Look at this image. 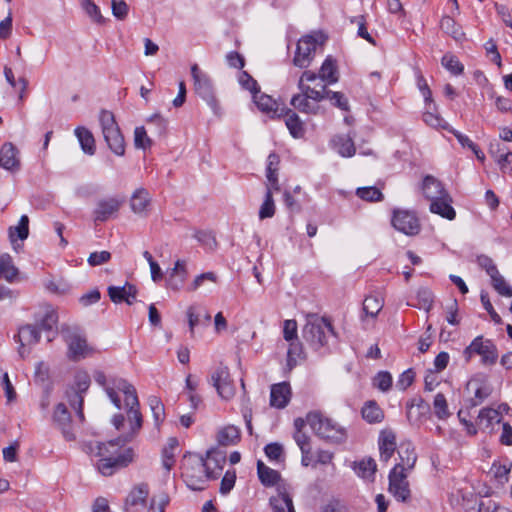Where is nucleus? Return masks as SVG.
Listing matches in <instances>:
<instances>
[{"instance_id": "obj_33", "label": "nucleus", "mask_w": 512, "mask_h": 512, "mask_svg": "<svg viewBox=\"0 0 512 512\" xmlns=\"http://www.w3.org/2000/svg\"><path fill=\"white\" fill-rule=\"evenodd\" d=\"M398 454L400 457V462L397 463L395 466H400L403 472H406L407 470H410L414 467L417 460V456L414 452V448L411 446L410 443L402 444L400 446Z\"/></svg>"}, {"instance_id": "obj_38", "label": "nucleus", "mask_w": 512, "mask_h": 512, "mask_svg": "<svg viewBox=\"0 0 512 512\" xmlns=\"http://www.w3.org/2000/svg\"><path fill=\"white\" fill-rule=\"evenodd\" d=\"M278 166H279V157L278 155L271 153L268 156V163L266 169V177L269 182V187L273 188L275 191H279V183H278Z\"/></svg>"}, {"instance_id": "obj_27", "label": "nucleus", "mask_w": 512, "mask_h": 512, "mask_svg": "<svg viewBox=\"0 0 512 512\" xmlns=\"http://www.w3.org/2000/svg\"><path fill=\"white\" fill-rule=\"evenodd\" d=\"M501 411L493 408H483L478 415V426L483 430L492 431L494 425L501 422Z\"/></svg>"}, {"instance_id": "obj_14", "label": "nucleus", "mask_w": 512, "mask_h": 512, "mask_svg": "<svg viewBox=\"0 0 512 512\" xmlns=\"http://www.w3.org/2000/svg\"><path fill=\"white\" fill-rule=\"evenodd\" d=\"M15 342L19 343L18 353L21 358H25L29 354L26 346H31L39 342L40 331L37 326L27 324L19 328L18 333L14 336Z\"/></svg>"}, {"instance_id": "obj_54", "label": "nucleus", "mask_w": 512, "mask_h": 512, "mask_svg": "<svg viewBox=\"0 0 512 512\" xmlns=\"http://www.w3.org/2000/svg\"><path fill=\"white\" fill-rule=\"evenodd\" d=\"M81 6L94 22L98 24H103L105 22L99 7L92 0H81Z\"/></svg>"}, {"instance_id": "obj_10", "label": "nucleus", "mask_w": 512, "mask_h": 512, "mask_svg": "<svg viewBox=\"0 0 512 512\" xmlns=\"http://www.w3.org/2000/svg\"><path fill=\"white\" fill-rule=\"evenodd\" d=\"M389 492L399 502H408L411 498L407 472H403L400 466H394L389 473Z\"/></svg>"}, {"instance_id": "obj_57", "label": "nucleus", "mask_w": 512, "mask_h": 512, "mask_svg": "<svg viewBox=\"0 0 512 512\" xmlns=\"http://www.w3.org/2000/svg\"><path fill=\"white\" fill-rule=\"evenodd\" d=\"M441 63L453 75H460L464 70L458 58L452 54H445L442 57Z\"/></svg>"}, {"instance_id": "obj_15", "label": "nucleus", "mask_w": 512, "mask_h": 512, "mask_svg": "<svg viewBox=\"0 0 512 512\" xmlns=\"http://www.w3.org/2000/svg\"><path fill=\"white\" fill-rule=\"evenodd\" d=\"M121 205L122 201L116 197L100 199L93 211L94 222H105L112 218L118 213Z\"/></svg>"}, {"instance_id": "obj_42", "label": "nucleus", "mask_w": 512, "mask_h": 512, "mask_svg": "<svg viewBox=\"0 0 512 512\" xmlns=\"http://www.w3.org/2000/svg\"><path fill=\"white\" fill-rule=\"evenodd\" d=\"M441 29L453 37L455 40L460 41L464 38V32L460 25L450 16H443L440 22Z\"/></svg>"}, {"instance_id": "obj_19", "label": "nucleus", "mask_w": 512, "mask_h": 512, "mask_svg": "<svg viewBox=\"0 0 512 512\" xmlns=\"http://www.w3.org/2000/svg\"><path fill=\"white\" fill-rule=\"evenodd\" d=\"M291 398V387L288 382L273 384L270 391V405L282 409L287 406Z\"/></svg>"}, {"instance_id": "obj_43", "label": "nucleus", "mask_w": 512, "mask_h": 512, "mask_svg": "<svg viewBox=\"0 0 512 512\" xmlns=\"http://www.w3.org/2000/svg\"><path fill=\"white\" fill-rule=\"evenodd\" d=\"M66 397L71 407L75 409L78 421L83 423L85 420L83 412L84 395L69 388L66 391Z\"/></svg>"}, {"instance_id": "obj_32", "label": "nucleus", "mask_w": 512, "mask_h": 512, "mask_svg": "<svg viewBox=\"0 0 512 512\" xmlns=\"http://www.w3.org/2000/svg\"><path fill=\"white\" fill-rule=\"evenodd\" d=\"M290 104L297 110L306 114H316L318 112V105L312 103L304 92H299L291 98Z\"/></svg>"}, {"instance_id": "obj_1", "label": "nucleus", "mask_w": 512, "mask_h": 512, "mask_svg": "<svg viewBox=\"0 0 512 512\" xmlns=\"http://www.w3.org/2000/svg\"><path fill=\"white\" fill-rule=\"evenodd\" d=\"M114 387H117L124 395L127 420L123 414H115L112 418L113 426L118 431H122V434L117 440L96 442L89 447L91 454L97 458L96 466L103 476H111L118 469L128 466L133 461V449L126 448L122 450L119 448V444L132 441L143 424L139 400L134 386L126 380H118L114 383Z\"/></svg>"}, {"instance_id": "obj_52", "label": "nucleus", "mask_w": 512, "mask_h": 512, "mask_svg": "<svg viewBox=\"0 0 512 512\" xmlns=\"http://www.w3.org/2000/svg\"><path fill=\"white\" fill-rule=\"evenodd\" d=\"M297 87L299 91L304 92L307 96H309V99L312 100L316 105L318 102L327 98V91L325 90V86H323L322 90H316L305 83L298 82Z\"/></svg>"}, {"instance_id": "obj_47", "label": "nucleus", "mask_w": 512, "mask_h": 512, "mask_svg": "<svg viewBox=\"0 0 512 512\" xmlns=\"http://www.w3.org/2000/svg\"><path fill=\"white\" fill-rule=\"evenodd\" d=\"M148 404L153 414L155 426L158 428L165 418L164 405L156 396H150L148 398Z\"/></svg>"}, {"instance_id": "obj_36", "label": "nucleus", "mask_w": 512, "mask_h": 512, "mask_svg": "<svg viewBox=\"0 0 512 512\" xmlns=\"http://www.w3.org/2000/svg\"><path fill=\"white\" fill-rule=\"evenodd\" d=\"M334 148L343 157H351L355 154V145L350 135H338L332 140Z\"/></svg>"}, {"instance_id": "obj_13", "label": "nucleus", "mask_w": 512, "mask_h": 512, "mask_svg": "<svg viewBox=\"0 0 512 512\" xmlns=\"http://www.w3.org/2000/svg\"><path fill=\"white\" fill-rule=\"evenodd\" d=\"M392 225L398 231L410 236L416 235L420 231L418 218L414 213L407 210L394 211Z\"/></svg>"}, {"instance_id": "obj_51", "label": "nucleus", "mask_w": 512, "mask_h": 512, "mask_svg": "<svg viewBox=\"0 0 512 512\" xmlns=\"http://www.w3.org/2000/svg\"><path fill=\"white\" fill-rule=\"evenodd\" d=\"M134 145L137 149H149L152 146V140L148 136L144 126H139L134 129Z\"/></svg>"}, {"instance_id": "obj_6", "label": "nucleus", "mask_w": 512, "mask_h": 512, "mask_svg": "<svg viewBox=\"0 0 512 512\" xmlns=\"http://www.w3.org/2000/svg\"><path fill=\"white\" fill-rule=\"evenodd\" d=\"M465 362H470L474 356L480 357V363L483 366H493L498 361V349L496 344L482 335L475 337L471 343L463 350Z\"/></svg>"}, {"instance_id": "obj_44", "label": "nucleus", "mask_w": 512, "mask_h": 512, "mask_svg": "<svg viewBox=\"0 0 512 512\" xmlns=\"http://www.w3.org/2000/svg\"><path fill=\"white\" fill-rule=\"evenodd\" d=\"M362 417L369 423H379L383 420L384 414L374 401H369L362 408Z\"/></svg>"}, {"instance_id": "obj_9", "label": "nucleus", "mask_w": 512, "mask_h": 512, "mask_svg": "<svg viewBox=\"0 0 512 512\" xmlns=\"http://www.w3.org/2000/svg\"><path fill=\"white\" fill-rule=\"evenodd\" d=\"M323 41L321 34H309L300 38L297 42L293 64L299 68H307L313 61L317 47Z\"/></svg>"}, {"instance_id": "obj_53", "label": "nucleus", "mask_w": 512, "mask_h": 512, "mask_svg": "<svg viewBox=\"0 0 512 512\" xmlns=\"http://www.w3.org/2000/svg\"><path fill=\"white\" fill-rule=\"evenodd\" d=\"M288 342L290 344H289V348L287 351V366L291 370L292 368H294L297 365V359L302 354V345L298 341V339L293 340V341H288Z\"/></svg>"}, {"instance_id": "obj_18", "label": "nucleus", "mask_w": 512, "mask_h": 512, "mask_svg": "<svg viewBox=\"0 0 512 512\" xmlns=\"http://www.w3.org/2000/svg\"><path fill=\"white\" fill-rule=\"evenodd\" d=\"M0 167L11 172L20 169L19 151L11 142L4 143L0 149Z\"/></svg>"}, {"instance_id": "obj_3", "label": "nucleus", "mask_w": 512, "mask_h": 512, "mask_svg": "<svg viewBox=\"0 0 512 512\" xmlns=\"http://www.w3.org/2000/svg\"><path fill=\"white\" fill-rule=\"evenodd\" d=\"M335 332L331 321L317 314H308L302 328L303 339L315 350L325 347Z\"/></svg>"}, {"instance_id": "obj_55", "label": "nucleus", "mask_w": 512, "mask_h": 512, "mask_svg": "<svg viewBox=\"0 0 512 512\" xmlns=\"http://www.w3.org/2000/svg\"><path fill=\"white\" fill-rule=\"evenodd\" d=\"M238 82L243 89L248 90L252 96L259 93L260 87L257 81L246 71H242L238 75Z\"/></svg>"}, {"instance_id": "obj_24", "label": "nucleus", "mask_w": 512, "mask_h": 512, "mask_svg": "<svg viewBox=\"0 0 512 512\" xmlns=\"http://www.w3.org/2000/svg\"><path fill=\"white\" fill-rule=\"evenodd\" d=\"M452 199L449 194L432 200L430 203V211L434 214H438L448 220H453L456 217V212L451 205Z\"/></svg>"}, {"instance_id": "obj_50", "label": "nucleus", "mask_w": 512, "mask_h": 512, "mask_svg": "<svg viewBox=\"0 0 512 512\" xmlns=\"http://www.w3.org/2000/svg\"><path fill=\"white\" fill-rule=\"evenodd\" d=\"M356 195L362 200L377 202L383 199L382 192L374 186L360 187L356 190Z\"/></svg>"}, {"instance_id": "obj_59", "label": "nucleus", "mask_w": 512, "mask_h": 512, "mask_svg": "<svg viewBox=\"0 0 512 512\" xmlns=\"http://www.w3.org/2000/svg\"><path fill=\"white\" fill-rule=\"evenodd\" d=\"M373 385L374 387L378 388L379 390L383 392H387L390 390L392 386V376L387 371H380L377 373V375L373 378Z\"/></svg>"}, {"instance_id": "obj_23", "label": "nucleus", "mask_w": 512, "mask_h": 512, "mask_svg": "<svg viewBox=\"0 0 512 512\" xmlns=\"http://www.w3.org/2000/svg\"><path fill=\"white\" fill-rule=\"evenodd\" d=\"M254 103L259 110L264 113L270 114L271 117H282L285 108H279L276 101L269 95L258 93L253 95Z\"/></svg>"}, {"instance_id": "obj_37", "label": "nucleus", "mask_w": 512, "mask_h": 512, "mask_svg": "<svg viewBox=\"0 0 512 512\" xmlns=\"http://www.w3.org/2000/svg\"><path fill=\"white\" fill-rule=\"evenodd\" d=\"M270 505L273 512H295L292 498L286 492H279L276 496L272 497Z\"/></svg>"}, {"instance_id": "obj_58", "label": "nucleus", "mask_w": 512, "mask_h": 512, "mask_svg": "<svg viewBox=\"0 0 512 512\" xmlns=\"http://www.w3.org/2000/svg\"><path fill=\"white\" fill-rule=\"evenodd\" d=\"M58 322V316L55 310L49 309L46 311L44 317L42 318L40 324H39V331H47V332H54V329L56 328Z\"/></svg>"}, {"instance_id": "obj_12", "label": "nucleus", "mask_w": 512, "mask_h": 512, "mask_svg": "<svg viewBox=\"0 0 512 512\" xmlns=\"http://www.w3.org/2000/svg\"><path fill=\"white\" fill-rule=\"evenodd\" d=\"M65 341L68 345V357L73 361H78L94 352L93 348L87 344L85 337L76 331H68Z\"/></svg>"}, {"instance_id": "obj_48", "label": "nucleus", "mask_w": 512, "mask_h": 512, "mask_svg": "<svg viewBox=\"0 0 512 512\" xmlns=\"http://www.w3.org/2000/svg\"><path fill=\"white\" fill-rule=\"evenodd\" d=\"M383 308V299L378 296H367L363 302V311L366 315L376 317Z\"/></svg>"}, {"instance_id": "obj_62", "label": "nucleus", "mask_w": 512, "mask_h": 512, "mask_svg": "<svg viewBox=\"0 0 512 512\" xmlns=\"http://www.w3.org/2000/svg\"><path fill=\"white\" fill-rule=\"evenodd\" d=\"M511 465L494 463L491 467V473L498 480L499 483L503 484L508 481V474L510 472Z\"/></svg>"}, {"instance_id": "obj_26", "label": "nucleus", "mask_w": 512, "mask_h": 512, "mask_svg": "<svg viewBox=\"0 0 512 512\" xmlns=\"http://www.w3.org/2000/svg\"><path fill=\"white\" fill-rule=\"evenodd\" d=\"M489 152L504 173H512V152L502 149L499 142L491 143Z\"/></svg>"}, {"instance_id": "obj_5", "label": "nucleus", "mask_w": 512, "mask_h": 512, "mask_svg": "<svg viewBox=\"0 0 512 512\" xmlns=\"http://www.w3.org/2000/svg\"><path fill=\"white\" fill-rule=\"evenodd\" d=\"M99 122L104 140L109 149L117 156L125 154V140L115 120L114 114L108 110H101Z\"/></svg>"}, {"instance_id": "obj_61", "label": "nucleus", "mask_w": 512, "mask_h": 512, "mask_svg": "<svg viewBox=\"0 0 512 512\" xmlns=\"http://www.w3.org/2000/svg\"><path fill=\"white\" fill-rule=\"evenodd\" d=\"M90 386V377L87 373H78L70 389L84 395Z\"/></svg>"}, {"instance_id": "obj_34", "label": "nucleus", "mask_w": 512, "mask_h": 512, "mask_svg": "<svg viewBox=\"0 0 512 512\" xmlns=\"http://www.w3.org/2000/svg\"><path fill=\"white\" fill-rule=\"evenodd\" d=\"M240 429L234 425H227L219 430L217 440L220 445H235L240 441Z\"/></svg>"}, {"instance_id": "obj_16", "label": "nucleus", "mask_w": 512, "mask_h": 512, "mask_svg": "<svg viewBox=\"0 0 512 512\" xmlns=\"http://www.w3.org/2000/svg\"><path fill=\"white\" fill-rule=\"evenodd\" d=\"M149 495L147 484L141 483L134 486L125 499V509L131 512H138L146 505Z\"/></svg>"}, {"instance_id": "obj_17", "label": "nucleus", "mask_w": 512, "mask_h": 512, "mask_svg": "<svg viewBox=\"0 0 512 512\" xmlns=\"http://www.w3.org/2000/svg\"><path fill=\"white\" fill-rule=\"evenodd\" d=\"M110 300L115 304L122 302L132 305L136 300L138 290L135 285L126 282L123 286H109L107 289Z\"/></svg>"}, {"instance_id": "obj_40", "label": "nucleus", "mask_w": 512, "mask_h": 512, "mask_svg": "<svg viewBox=\"0 0 512 512\" xmlns=\"http://www.w3.org/2000/svg\"><path fill=\"white\" fill-rule=\"evenodd\" d=\"M319 78L327 84H333L338 81L336 64L331 57H327L323 62L319 71Z\"/></svg>"}, {"instance_id": "obj_28", "label": "nucleus", "mask_w": 512, "mask_h": 512, "mask_svg": "<svg viewBox=\"0 0 512 512\" xmlns=\"http://www.w3.org/2000/svg\"><path fill=\"white\" fill-rule=\"evenodd\" d=\"M82 151L87 155H94L96 152L95 138L92 132L84 126H78L74 130Z\"/></svg>"}, {"instance_id": "obj_31", "label": "nucleus", "mask_w": 512, "mask_h": 512, "mask_svg": "<svg viewBox=\"0 0 512 512\" xmlns=\"http://www.w3.org/2000/svg\"><path fill=\"white\" fill-rule=\"evenodd\" d=\"M353 469L359 477L368 481H373L377 465L373 458L367 457L354 462Z\"/></svg>"}, {"instance_id": "obj_7", "label": "nucleus", "mask_w": 512, "mask_h": 512, "mask_svg": "<svg viewBox=\"0 0 512 512\" xmlns=\"http://www.w3.org/2000/svg\"><path fill=\"white\" fill-rule=\"evenodd\" d=\"M81 423L72 419V416L64 403H58L52 413V425L60 431L61 435L68 442H74L77 439L78 426Z\"/></svg>"}, {"instance_id": "obj_46", "label": "nucleus", "mask_w": 512, "mask_h": 512, "mask_svg": "<svg viewBox=\"0 0 512 512\" xmlns=\"http://www.w3.org/2000/svg\"><path fill=\"white\" fill-rule=\"evenodd\" d=\"M429 411V405L422 399H418L417 403L412 402L407 406V418L410 422H418L422 414Z\"/></svg>"}, {"instance_id": "obj_22", "label": "nucleus", "mask_w": 512, "mask_h": 512, "mask_svg": "<svg viewBox=\"0 0 512 512\" xmlns=\"http://www.w3.org/2000/svg\"><path fill=\"white\" fill-rule=\"evenodd\" d=\"M150 202L151 197L148 191L144 188H138L130 198V207L135 214L146 216Z\"/></svg>"}, {"instance_id": "obj_8", "label": "nucleus", "mask_w": 512, "mask_h": 512, "mask_svg": "<svg viewBox=\"0 0 512 512\" xmlns=\"http://www.w3.org/2000/svg\"><path fill=\"white\" fill-rule=\"evenodd\" d=\"M191 75L196 94L207 103L214 114L220 115L221 108L217 98L215 97L210 78L199 69L197 64L192 65Z\"/></svg>"}, {"instance_id": "obj_41", "label": "nucleus", "mask_w": 512, "mask_h": 512, "mask_svg": "<svg viewBox=\"0 0 512 512\" xmlns=\"http://www.w3.org/2000/svg\"><path fill=\"white\" fill-rule=\"evenodd\" d=\"M9 238L12 243L17 239L25 240L29 235V218L22 215L17 226H11L8 230Z\"/></svg>"}, {"instance_id": "obj_35", "label": "nucleus", "mask_w": 512, "mask_h": 512, "mask_svg": "<svg viewBox=\"0 0 512 512\" xmlns=\"http://www.w3.org/2000/svg\"><path fill=\"white\" fill-rule=\"evenodd\" d=\"M18 268L13 264L12 257L9 254L0 256V278L12 283L18 276Z\"/></svg>"}, {"instance_id": "obj_56", "label": "nucleus", "mask_w": 512, "mask_h": 512, "mask_svg": "<svg viewBox=\"0 0 512 512\" xmlns=\"http://www.w3.org/2000/svg\"><path fill=\"white\" fill-rule=\"evenodd\" d=\"M493 288L502 296L512 297V287L506 282L504 277L498 272L491 278Z\"/></svg>"}, {"instance_id": "obj_4", "label": "nucleus", "mask_w": 512, "mask_h": 512, "mask_svg": "<svg viewBox=\"0 0 512 512\" xmlns=\"http://www.w3.org/2000/svg\"><path fill=\"white\" fill-rule=\"evenodd\" d=\"M306 420L315 434L325 440L340 444L347 439L346 428L319 412L308 413Z\"/></svg>"}, {"instance_id": "obj_29", "label": "nucleus", "mask_w": 512, "mask_h": 512, "mask_svg": "<svg viewBox=\"0 0 512 512\" xmlns=\"http://www.w3.org/2000/svg\"><path fill=\"white\" fill-rule=\"evenodd\" d=\"M423 194L430 201L448 194L442 186V183L433 176H426L422 184Z\"/></svg>"}, {"instance_id": "obj_60", "label": "nucleus", "mask_w": 512, "mask_h": 512, "mask_svg": "<svg viewBox=\"0 0 512 512\" xmlns=\"http://www.w3.org/2000/svg\"><path fill=\"white\" fill-rule=\"evenodd\" d=\"M477 264L481 269L486 271L490 278H492L499 272L492 258H490L487 255H479L477 257Z\"/></svg>"}, {"instance_id": "obj_11", "label": "nucleus", "mask_w": 512, "mask_h": 512, "mask_svg": "<svg viewBox=\"0 0 512 512\" xmlns=\"http://www.w3.org/2000/svg\"><path fill=\"white\" fill-rule=\"evenodd\" d=\"M211 383L221 398L229 400L235 395V387L227 366L220 364L215 368L211 374Z\"/></svg>"}, {"instance_id": "obj_49", "label": "nucleus", "mask_w": 512, "mask_h": 512, "mask_svg": "<svg viewBox=\"0 0 512 512\" xmlns=\"http://www.w3.org/2000/svg\"><path fill=\"white\" fill-rule=\"evenodd\" d=\"M433 410L436 417L440 420L447 419L451 414L448 409V403L442 393H437L433 400Z\"/></svg>"}, {"instance_id": "obj_20", "label": "nucleus", "mask_w": 512, "mask_h": 512, "mask_svg": "<svg viewBox=\"0 0 512 512\" xmlns=\"http://www.w3.org/2000/svg\"><path fill=\"white\" fill-rule=\"evenodd\" d=\"M380 460L387 463L396 450V435L392 430L381 431L378 439Z\"/></svg>"}, {"instance_id": "obj_21", "label": "nucleus", "mask_w": 512, "mask_h": 512, "mask_svg": "<svg viewBox=\"0 0 512 512\" xmlns=\"http://www.w3.org/2000/svg\"><path fill=\"white\" fill-rule=\"evenodd\" d=\"M94 379L96 383L102 386L111 400V402L115 405L116 408L121 409V399L119 397V392H121L117 387H114V383L118 380H124L123 378H111L107 380L105 374L101 371H98L94 375Z\"/></svg>"}, {"instance_id": "obj_25", "label": "nucleus", "mask_w": 512, "mask_h": 512, "mask_svg": "<svg viewBox=\"0 0 512 512\" xmlns=\"http://www.w3.org/2000/svg\"><path fill=\"white\" fill-rule=\"evenodd\" d=\"M467 388L472 390L474 394L471 398L472 406L480 405L492 393V388L486 380L472 379L468 382Z\"/></svg>"}, {"instance_id": "obj_45", "label": "nucleus", "mask_w": 512, "mask_h": 512, "mask_svg": "<svg viewBox=\"0 0 512 512\" xmlns=\"http://www.w3.org/2000/svg\"><path fill=\"white\" fill-rule=\"evenodd\" d=\"M272 189L273 188L267 186L264 201L259 209V218L261 220L272 218L275 214L276 207L273 200Z\"/></svg>"}, {"instance_id": "obj_30", "label": "nucleus", "mask_w": 512, "mask_h": 512, "mask_svg": "<svg viewBox=\"0 0 512 512\" xmlns=\"http://www.w3.org/2000/svg\"><path fill=\"white\" fill-rule=\"evenodd\" d=\"M285 117V124L294 138H302L305 134L304 124L299 116L291 109L285 108L283 115Z\"/></svg>"}, {"instance_id": "obj_39", "label": "nucleus", "mask_w": 512, "mask_h": 512, "mask_svg": "<svg viewBox=\"0 0 512 512\" xmlns=\"http://www.w3.org/2000/svg\"><path fill=\"white\" fill-rule=\"evenodd\" d=\"M257 472L261 483L265 486H273L280 479V474L276 470L266 466L262 461H258L257 463Z\"/></svg>"}, {"instance_id": "obj_63", "label": "nucleus", "mask_w": 512, "mask_h": 512, "mask_svg": "<svg viewBox=\"0 0 512 512\" xmlns=\"http://www.w3.org/2000/svg\"><path fill=\"white\" fill-rule=\"evenodd\" d=\"M112 14L118 20H124L129 12V6L125 0H111Z\"/></svg>"}, {"instance_id": "obj_64", "label": "nucleus", "mask_w": 512, "mask_h": 512, "mask_svg": "<svg viewBox=\"0 0 512 512\" xmlns=\"http://www.w3.org/2000/svg\"><path fill=\"white\" fill-rule=\"evenodd\" d=\"M478 512H510V510L493 500H487L479 503Z\"/></svg>"}, {"instance_id": "obj_2", "label": "nucleus", "mask_w": 512, "mask_h": 512, "mask_svg": "<svg viewBox=\"0 0 512 512\" xmlns=\"http://www.w3.org/2000/svg\"><path fill=\"white\" fill-rule=\"evenodd\" d=\"M225 463V456L213 450L207 451L206 458L197 454H186L182 460V478L191 490H203L211 479H216Z\"/></svg>"}]
</instances>
